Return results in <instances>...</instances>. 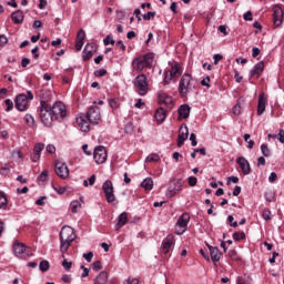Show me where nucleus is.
<instances>
[{
	"label": "nucleus",
	"instance_id": "nucleus-18",
	"mask_svg": "<svg viewBox=\"0 0 284 284\" xmlns=\"http://www.w3.org/2000/svg\"><path fill=\"white\" fill-rule=\"evenodd\" d=\"M158 101L161 105H168L169 108H172V104L174 103L172 97L168 95L165 92L158 93Z\"/></svg>",
	"mask_w": 284,
	"mask_h": 284
},
{
	"label": "nucleus",
	"instance_id": "nucleus-15",
	"mask_svg": "<svg viewBox=\"0 0 284 284\" xmlns=\"http://www.w3.org/2000/svg\"><path fill=\"white\" fill-rule=\"evenodd\" d=\"M284 12L281 7H274L273 9V23L275 28H278L283 23Z\"/></svg>",
	"mask_w": 284,
	"mask_h": 284
},
{
	"label": "nucleus",
	"instance_id": "nucleus-43",
	"mask_svg": "<svg viewBox=\"0 0 284 284\" xmlns=\"http://www.w3.org/2000/svg\"><path fill=\"white\" fill-rule=\"evenodd\" d=\"M173 79L174 75L170 71H166L164 74V85H168V83H170V81H172Z\"/></svg>",
	"mask_w": 284,
	"mask_h": 284
},
{
	"label": "nucleus",
	"instance_id": "nucleus-28",
	"mask_svg": "<svg viewBox=\"0 0 284 284\" xmlns=\"http://www.w3.org/2000/svg\"><path fill=\"white\" fill-rule=\"evenodd\" d=\"M128 223V213L123 212L118 216V223L115 225V230L119 231Z\"/></svg>",
	"mask_w": 284,
	"mask_h": 284
},
{
	"label": "nucleus",
	"instance_id": "nucleus-2",
	"mask_svg": "<svg viewBox=\"0 0 284 284\" xmlns=\"http://www.w3.org/2000/svg\"><path fill=\"white\" fill-rule=\"evenodd\" d=\"M152 63H154V53H146L133 59L132 68L135 72H143L145 68H152Z\"/></svg>",
	"mask_w": 284,
	"mask_h": 284
},
{
	"label": "nucleus",
	"instance_id": "nucleus-10",
	"mask_svg": "<svg viewBox=\"0 0 284 284\" xmlns=\"http://www.w3.org/2000/svg\"><path fill=\"white\" fill-rule=\"evenodd\" d=\"M93 159L98 165L105 163V161H108V151H105V146L95 148Z\"/></svg>",
	"mask_w": 284,
	"mask_h": 284
},
{
	"label": "nucleus",
	"instance_id": "nucleus-17",
	"mask_svg": "<svg viewBox=\"0 0 284 284\" xmlns=\"http://www.w3.org/2000/svg\"><path fill=\"white\" fill-rule=\"evenodd\" d=\"M266 108H267V97H265V93H261L257 102V115L261 116L265 112Z\"/></svg>",
	"mask_w": 284,
	"mask_h": 284
},
{
	"label": "nucleus",
	"instance_id": "nucleus-40",
	"mask_svg": "<svg viewBox=\"0 0 284 284\" xmlns=\"http://www.w3.org/2000/svg\"><path fill=\"white\" fill-rule=\"evenodd\" d=\"M262 216H263L264 221H272V211L267 210V209L263 210Z\"/></svg>",
	"mask_w": 284,
	"mask_h": 284
},
{
	"label": "nucleus",
	"instance_id": "nucleus-38",
	"mask_svg": "<svg viewBox=\"0 0 284 284\" xmlns=\"http://www.w3.org/2000/svg\"><path fill=\"white\" fill-rule=\"evenodd\" d=\"M81 210V203L79 201L71 202V212L77 213Z\"/></svg>",
	"mask_w": 284,
	"mask_h": 284
},
{
	"label": "nucleus",
	"instance_id": "nucleus-50",
	"mask_svg": "<svg viewBox=\"0 0 284 284\" xmlns=\"http://www.w3.org/2000/svg\"><path fill=\"white\" fill-rule=\"evenodd\" d=\"M190 141H191L192 148H196V145H199V142L196 141V134L194 133L190 134Z\"/></svg>",
	"mask_w": 284,
	"mask_h": 284
},
{
	"label": "nucleus",
	"instance_id": "nucleus-27",
	"mask_svg": "<svg viewBox=\"0 0 284 284\" xmlns=\"http://www.w3.org/2000/svg\"><path fill=\"white\" fill-rule=\"evenodd\" d=\"M23 11L18 10L11 13V20L13 21V23H16V26H19L20 23H23Z\"/></svg>",
	"mask_w": 284,
	"mask_h": 284
},
{
	"label": "nucleus",
	"instance_id": "nucleus-5",
	"mask_svg": "<svg viewBox=\"0 0 284 284\" xmlns=\"http://www.w3.org/2000/svg\"><path fill=\"white\" fill-rule=\"evenodd\" d=\"M133 85L140 97H145V94H148L150 84L148 83V77L145 74H140L135 77Z\"/></svg>",
	"mask_w": 284,
	"mask_h": 284
},
{
	"label": "nucleus",
	"instance_id": "nucleus-12",
	"mask_svg": "<svg viewBox=\"0 0 284 284\" xmlns=\"http://www.w3.org/2000/svg\"><path fill=\"white\" fill-rule=\"evenodd\" d=\"M55 174L60 179H68V176H70V169H68V165L64 162L57 160L55 161Z\"/></svg>",
	"mask_w": 284,
	"mask_h": 284
},
{
	"label": "nucleus",
	"instance_id": "nucleus-46",
	"mask_svg": "<svg viewBox=\"0 0 284 284\" xmlns=\"http://www.w3.org/2000/svg\"><path fill=\"white\" fill-rule=\"evenodd\" d=\"M261 152H262L263 156H270V154H271L270 148H267V144L261 145Z\"/></svg>",
	"mask_w": 284,
	"mask_h": 284
},
{
	"label": "nucleus",
	"instance_id": "nucleus-22",
	"mask_svg": "<svg viewBox=\"0 0 284 284\" xmlns=\"http://www.w3.org/2000/svg\"><path fill=\"white\" fill-rule=\"evenodd\" d=\"M45 148V144L43 143H37L33 148V155L31 160L33 163H37L41 159V152H43V149Z\"/></svg>",
	"mask_w": 284,
	"mask_h": 284
},
{
	"label": "nucleus",
	"instance_id": "nucleus-64",
	"mask_svg": "<svg viewBox=\"0 0 284 284\" xmlns=\"http://www.w3.org/2000/svg\"><path fill=\"white\" fill-rule=\"evenodd\" d=\"M126 284H139V278H136V277H129L126 280Z\"/></svg>",
	"mask_w": 284,
	"mask_h": 284
},
{
	"label": "nucleus",
	"instance_id": "nucleus-4",
	"mask_svg": "<svg viewBox=\"0 0 284 284\" xmlns=\"http://www.w3.org/2000/svg\"><path fill=\"white\" fill-rule=\"evenodd\" d=\"M190 92H194V84L192 83V75L184 73L179 83V94L185 99Z\"/></svg>",
	"mask_w": 284,
	"mask_h": 284
},
{
	"label": "nucleus",
	"instance_id": "nucleus-3",
	"mask_svg": "<svg viewBox=\"0 0 284 284\" xmlns=\"http://www.w3.org/2000/svg\"><path fill=\"white\" fill-rule=\"evenodd\" d=\"M40 119L47 128L52 125V121H57L52 113V106L48 102L40 101Z\"/></svg>",
	"mask_w": 284,
	"mask_h": 284
},
{
	"label": "nucleus",
	"instance_id": "nucleus-36",
	"mask_svg": "<svg viewBox=\"0 0 284 284\" xmlns=\"http://www.w3.org/2000/svg\"><path fill=\"white\" fill-rule=\"evenodd\" d=\"M48 176H50V171L44 170V171L38 176V182H39V183H45V181H48Z\"/></svg>",
	"mask_w": 284,
	"mask_h": 284
},
{
	"label": "nucleus",
	"instance_id": "nucleus-35",
	"mask_svg": "<svg viewBox=\"0 0 284 284\" xmlns=\"http://www.w3.org/2000/svg\"><path fill=\"white\" fill-rule=\"evenodd\" d=\"M8 207V199L3 192H0V210H6Z\"/></svg>",
	"mask_w": 284,
	"mask_h": 284
},
{
	"label": "nucleus",
	"instance_id": "nucleus-34",
	"mask_svg": "<svg viewBox=\"0 0 284 284\" xmlns=\"http://www.w3.org/2000/svg\"><path fill=\"white\" fill-rule=\"evenodd\" d=\"M158 161H161V156L156 153H152L145 159V163H158Z\"/></svg>",
	"mask_w": 284,
	"mask_h": 284
},
{
	"label": "nucleus",
	"instance_id": "nucleus-33",
	"mask_svg": "<svg viewBox=\"0 0 284 284\" xmlns=\"http://www.w3.org/2000/svg\"><path fill=\"white\" fill-rule=\"evenodd\" d=\"M40 101L48 103L50 101V91L48 89H42L40 91Z\"/></svg>",
	"mask_w": 284,
	"mask_h": 284
},
{
	"label": "nucleus",
	"instance_id": "nucleus-48",
	"mask_svg": "<svg viewBox=\"0 0 284 284\" xmlns=\"http://www.w3.org/2000/svg\"><path fill=\"white\" fill-rule=\"evenodd\" d=\"M94 256V253L88 252L83 254V258L85 260L87 263H92V258Z\"/></svg>",
	"mask_w": 284,
	"mask_h": 284
},
{
	"label": "nucleus",
	"instance_id": "nucleus-63",
	"mask_svg": "<svg viewBox=\"0 0 284 284\" xmlns=\"http://www.w3.org/2000/svg\"><path fill=\"white\" fill-rule=\"evenodd\" d=\"M233 114H241V103H236V105H234Z\"/></svg>",
	"mask_w": 284,
	"mask_h": 284
},
{
	"label": "nucleus",
	"instance_id": "nucleus-45",
	"mask_svg": "<svg viewBox=\"0 0 284 284\" xmlns=\"http://www.w3.org/2000/svg\"><path fill=\"white\" fill-rule=\"evenodd\" d=\"M156 17V12L154 11H149L148 13L143 14L144 21H150V19H154Z\"/></svg>",
	"mask_w": 284,
	"mask_h": 284
},
{
	"label": "nucleus",
	"instance_id": "nucleus-53",
	"mask_svg": "<svg viewBox=\"0 0 284 284\" xmlns=\"http://www.w3.org/2000/svg\"><path fill=\"white\" fill-rule=\"evenodd\" d=\"M84 39H85V31H83V29H80L77 36V40L84 41Z\"/></svg>",
	"mask_w": 284,
	"mask_h": 284
},
{
	"label": "nucleus",
	"instance_id": "nucleus-60",
	"mask_svg": "<svg viewBox=\"0 0 284 284\" xmlns=\"http://www.w3.org/2000/svg\"><path fill=\"white\" fill-rule=\"evenodd\" d=\"M276 139H278L280 143H284V130L281 129L278 131V134L276 135Z\"/></svg>",
	"mask_w": 284,
	"mask_h": 284
},
{
	"label": "nucleus",
	"instance_id": "nucleus-19",
	"mask_svg": "<svg viewBox=\"0 0 284 284\" xmlns=\"http://www.w3.org/2000/svg\"><path fill=\"white\" fill-rule=\"evenodd\" d=\"M264 70H265V63L263 61H260L250 71V77L251 78L256 77V79H258V77H261V74H263Z\"/></svg>",
	"mask_w": 284,
	"mask_h": 284
},
{
	"label": "nucleus",
	"instance_id": "nucleus-54",
	"mask_svg": "<svg viewBox=\"0 0 284 284\" xmlns=\"http://www.w3.org/2000/svg\"><path fill=\"white\" fill-rule=\"evenodd\" d=\"M108 74V71L105 69H100L94 71V77H105Z\"/></svg>",
	"mask_w": 284,
	"mask_h": 284
},
{
	"label": "nucleus",
	"instance_id": "nucleus-16",
	"mask_svg": "<svg viewBox=\"0 0 284 284\" xmlns=\"http://www.w3.org/2000/svg\"><path fill=\"white\" fill-rule=\"evenodd\" d=\"M236 163L240 165L242 174L247 175L252 172V168L250 166V161H247V159L240 156L236 159Z\"/></svg>",
	"mask_w": 284,
	"mask_h": 284
},
{
	"label": "nucleus",
	"instance_id": "nucleus-44",
	"mask_svg": "<svg viewBox=\"0 0 284 284\" xmlns=\"http://www.w3.org/2000/svg\"><path fill=\"white\" fill-rule=\"evenodd\" d=\"M109 105L112 108V110H116L119 108V99H110L109 100Z\"/></svg>",
	"mask_w": 284,
	"mask_h": 284
},
{
	"label": "nucleus",
	"instance_id": "nucleus-59",
	"mask_svg": "<svg viewBox=\"0 0 284 284\" xmlns=\"http://www.w3.org/2000/svg\"><path fill=\"white\" fill-rule=\"evenodd\" d=\"M103 266L101 265V261H95L93 263V272H99Z\"/></svg>",
	"mask_w": 284,
	"mask_h": 284
},
{
	"label": "nucleus",
	"instance_id": "nucleus-1",
	"mask_svg": "<svg viewBox=\"0 0 284 284\" xmlns=\"http://www.w3.org/2000/svg\"><path fill=\"white\" fill-rule=\"evenodd\" d=\"M77 239V235L74 234V229L70 226H63L60 231V251L62 254H65L68 250L70 248V245L72 242Z\"/></svg>",
	"mask_w": 284,
	"mask_h": 284
},
{
	"label": "nucleus",
	"instance_id": "nucleus-56",
	"mask_svg": "<svg viewBox=\"0 0 284 284\" xmlns=\"http://www.w3.org/2000/svg\"><path fill=\"white\" fill-rule=\"evenodd\" d=\"M45 150L49 154H54V152H57V148L54 146V144H48Z\"/></svg>",
	"mask_w": 284,
	"mask_h": 284
},
{
	"label": "nucleus",
	"instance_id": "nucleus-13",
	"mask_svg": "<svg viewBox=\"0 0 284 284\" xmlns=\"http://www.w3.org/2000/svg\"><path fill=\"white\" fill-rule=\"evenodd\" d=\"M14 103H16L17 110H19L20 112L28 110V95L19 94L16 98Z\"/></svg>",
	"mask_w": 284,
	"mask_h": 284
},
{
	"label": "nucleus",
	"instance_id": "nucleus-52",
	"mask_svg": "<svg viewBox=\"0 0 284 284\" xmlns=\"http://www.w3.org/2000/svg\"><path fill=\"white\" fill-rule=\"evenodd\" d=\"M196 183H199V180L196 179V176H190L189 178V185H190V187L196 186Z\"/></svg>",
	"mask_w": 284,
	"mask_h": 284
},
{
	"label": "nucleus",
	"instance_id": "nucleus-8",
	"mask_svg": "<svg viewBox=\"0 0 284 284\" xmlns=\"http://www.w3.org/2000/svg\"><path fill=\"white\" fill-rule=\"evenodd\" d=\"M187 223H190V214L183 213L175 224V234H183L187 230Z\"/></svg>",
	"mask_w": 284,
	"mask_h": 284
},
{
	"label": "nucleus",
	"instance_id": "nucleus-58",
	"mask_svg": "<svg viewBox=\"0 0 284 284\" xmlns=\"http://www.w3.org/2000/svg\"><path fill=\"white\" fill-rule=\"evenodd\" d=\"M54 192H57L58 194H65V187L57 185L53 186Z\"/></svg>",
	"mask_w": 284,
	"mask_h": 284
},
{
	"label": "nucleus",
	"instance_id": "nucleus-42",
	"mask_svg": "<svg viewBox=\"0 0 284 284\" xmlns=\"http://www.w3.org/2000/svg\"><path fill=\"white\" fill-rule=\"evenodd\" d=\"M24 120L27 125H29V128H32L34 125V118L31 114H27L24 116Z\"/></svg>",
	"mask_w": 284,
	"mask_h": 284
},
{
	"label": "nucleus",
	"instance_id": "nucleus-29",
	"mask_svg": "<svg viewBox=\"0 0 284 284\" xmlns=\"http://www.w3.org/2000/svg\"><path fill=\"white\" fill-rule=\"evenodd\" d=\"M93 284H108V272L102 271L99 275L93 280Z\"/></svg>",
	"mask_w": 284,
	"mask_h": 284
},
{
	"label": "nucleus",
	"instance_id": "nucleus-21",
	"mask_svg": "<svg viewBox=\"0 0 284 284\" xmlns=\"http://www.w3.org/2000/svg\"><path fill=\"white\" fill-rule=\"evenodd\" d=\"M191 110L192 108H190V104H182L178 110L179 121H183V119H189Z\"/></svg>",
	"mask_w": 284,
	"mask_h": 284
},
{
	"label": "nucleus",
	"instance_id": "nucleus-24",
	"mask_svg": "<svg viewBox=\"0 0 284 284\" xmlns=\"http://www.w3.org/2000/svg\"><path fill=\"white\" fill-rule=\"evenodd\" d=\"M174 243V235H168L164 241L162 242V252L163 254H168L170 252V248L172 247V244Z\"/></svg>",
	"mask_w": 284,
	"mask_h": 284
},
{
	"label": "nucleus",
	"instance_id": "nucleus-47",
	"mask_svg": "<svg viewBox=\"0 0 284 284\" xmlns=\"http://www.w3.org/2000/svg\"><path fill=\"white\" fill-rule=\"evenodd\" d=\"M62 267L63 270H65L67 272L72 270V262H69L68 260H63L62 262Z\"/></svg>",
	"mask_w": 284,
	"mask_h": 284
},
{
	"label": "nucleus",
	"instance_id": "nucleus-39",
	"mask_svg": "<svg viewBox=\"0 0 284 284\" xmlns=\"http://www.w3.org/2000/svg\"><path fill=\"white\" fill-rule=\"evenodd\" d=\"M233 240L237 241V242L245 240V232H235V233H233Z\"/></svg>",
	"mask_w": 284,
	"mask_h": 284
},
{
	"label": "nucleus",
	"instance_id": "nucleus-41",
	"mask_svg": "<svg viewBox=\"0 0 284 284\" xmlns=\"http://www.w3.org/2000/svg\"><path fill=\"white\" fill-rule=\"evenodd\" d=\"M252 135L250 133L244 134V141L248 143L247 148L248 150H252L254 148V140H250Z\"/></svg>",
	"mask_w": 284,
	"mask_h": 284
},
{
	"label": "nucleus",
	"instance_id": "nucleus-26",
	"mask_svg": "<svg viewBox=\"0 0 284 284\" xmlns=\"http://www.w3.org/2000/svg\"><path fill=\"white\" fill-rule=\"evenodd\" d=\"M210 256H211V261H213L214 263H219L223 254L221 253L219 247L214 246V247H210Z\"/></svg>",
	"mask_w": 284,
	"mask_h": 284
},
{
	"label": "nucleus",
	"instance_id": "nucleus-31",
	"mask_svg": "<svg viewBox=\"0 0 284 284\" xmlns=\"http://www.w3.org/2000/svg\"><path fill=\"white\" fill-rule=\"evenodd\" d=\"M141 187L144 190H152V187H154V181H152L151 178H146L142 181Z\"/></svg>",
	"mask_w": 284,
	"mask_h": 284
},
{
	"label": "nucleus",
	"instance_id": "nucleus-62",
	"mask_svg": "<svg viewBox=\"0 0 284 284\" xmlns=\"http://www.w3.org/2000/svg\"><path fill=\"white\" fill-rule=\"evenodd\" d=\"M8 43V37L4 34L0 36V47H3Z\"/></svg>",
	"mask_w": 284,
	"mask_h": 284
},
{
	"label": "nucleus",
	"instance_id": "nucleus-49",
	"mask_svg": "<svg viewBox=\"0 0 284 284\" xmlns=\"http://www.w3.org/2000/svg\"><path fill=\"white\" fill-rule=\"evenodd\" d=\"M103 43L104 45H114V39H112V36H106Z\"/></svg>",
	"mask_w": 284,
	"mask_h": 284
},
{
	"label": "nucleus",
	"instance_id": "nucleus-30",
	"mask_svg": "<svg viewBox=\"0 0 284 284\" xmlns=\"http://www.w3.org/2000/svg\"><path fill=\"white\" fill-rule=\"evenodd\" d=\"M168 116V113L165 109L159 108L155 112V120L158 123H163L165 121V118Z\"/></svg>",
	"mask_w": 284,
	"mask_h": 284
},
{
	"label": "nucleus",
	"instance_id": "nucleus-57",
	"mask_svg": "<svg viewBox=\"0 0 284 284\" xmlns=\"http://www.w3.org/2000/svg\"><path fill=\"white\" fill-rule=\"evenodd\" d=\"M227 221H229V223H231V227H239V222H236V221L234 222V216L229 215Z\"/></svg>",
	"mask_w": 284,
	"mask_h": 284
},
{
	"label": "nucleus",
	"instance_id": "nucleus-14",
	"mask_svg": "<svg viewBox=\"0 0 284 284\" xmlns=\"http://www.w3.org/2000/svg\"><path fill=\"white\" fill-rule=\"evenodd\" d=\"M187 136H190V129H187V125L181 126L178 135V148H182L187 141Z\"/></svg>",
	"mask_w": 284,
	"mask_h": 284
},
{
	"label": "nucleus",
	"instance_id": "nucleus-51",
	"mask_svg": "<svg viewBox=\"0 0 284 284\" xmlns=\"http://www.w3.org/2000/svg\"><path fill=\"white\" fill-rule=\"evenodd\" d=\"M6 105H7V109H6V112H10V110H12V108H14V103L12 102V100L10 99H7L4 101Z\"/></svg>",
	"mask_w": 284,
	"mask_h": 284
},
{
	"label": "nucleus",
	"instance_id": "nucleus-7",
	"mask_svg": "<svg viewBox=\"0 0 284 284\" xmlns=\"http://www.w3.org/2000/svg\"><path fill=\"white\" fill-rule=\"evenodd\" d=\"M87 119L91 125H99L101 123V109L99 106H90Z\"/></svg>",
	"mask_w": 284,
	"mask_h": 284
},
{
	"label": "nucleus",
	"instance_id": "nucleus-6",
	"mask_svg": "<svg viewBox=\"0 0 284 284\" xmlns=\"http://www.w3.org/2000/svg\"><path fill=\"white\" fill-rule=\"evenodd\" d=\"M102 190L105 195L106 203H114V201H116V195H114V184H112V181L106 180L102 184Z\"/></svg>",
	"mask_w": 284,
	"mask_h": 284
},
{
	"label": "nucleus",
	"instance_id": "nucleus-11",
	"mask_svg": "<svg viewBox=\"0 0 284 284\" xmlns=\"http://www.w3.org/2000/svg\"><path fill=\"white\" fill-rule=\"evenodd\" d=\"M182 187L183 180H173L166 190V196H169V199H172V196H176V194L181 192Z\"/></svg>",
	"mask_w": 284,
	"mask_h": 284
},
{
	"label": "nucleus",
	"instance_id": "nucleus-32",
	"mask_svg": "<svg viewBox=\"0 0 284 284\" xmlns=\"http://www.w3.org/2000/svg\"><path fill=\"white\" fill-rule=\"evenodd\" d=\"M169 72H170L173 77H179V75H181V64H179V62H175V63L171 67V70H169Z\"/></svg>",
	"mask_w": 284,
	"mask_h": 284
},
{
	"label": "nucleus",
	"instance_id": "nucleus-25",
	"mask_svg": "<svg viewBox=\"0 0 284 284\" xmlns=\"http://www.w3.org/2000/svg\"><path fill=\"white\" fill-rule=\"evenodd\" d=\"M13 254H16V256L19 258L23 257V254H26V244L16 242L13 244Z\"/></svg>",
	"mask_w": 284,
	"mask_h": 284
},
{
	"label": "nucleus",
	"instance_id": "nucleus-23",
	"mask_svg": "<svg viewBox=\"0 0 284 284\" xmlns=\"http://www.w3.org/2000/svg\"><path fill=\"white\" fill-rule=\"evenodd\" d=\"M77 123H78L81 132H84V133L90 132V122L85 121L84 115H80L79 118H77Z\"/></svg>",
	"mask_w": 284,
	"mask_h": 284
},
{
	"label": "nucleus",
	"instance_id": "nucleus-20",
	"mask_svg": "<svg viewBox=\"0 0 284 284\" xmlns=\"http://www.w3.org/2000/svg\"><path fill=\"white\" fill-rule=\"evenodd\" d=\"M94 52H97V47L94 44H87L82 54L83 61H90Z\"/></svg>",
	"mask_w": 284,
	"mask_h": 284
},
{
	"label": "nucleus",
	"instance_id": "nucleus-37",
	"mask_svg": "<svg viewBox=\"0 0 284 284\" xmlns=\"http://www.w3.org/2000/svg\"><path fill=\"white\" fill-rule=\"evenodd\" d=\"M39 270L40 272H48V270H50V262L47 260L41 261L39 264Z\"/></svg>",
	"mask_w": 284,
	"mask_h": 284
},
{
	"label": "nucleus",
	"instance_id": "nucleus-61",
	"mask_svg": "<svg viewBox=\"0 0 284 284\" xmlns=\"http://www.w3.org/2000/svg\"><path fill=\"white\" fill-rule=\"evenodd\" d=\"M243 19L244 21H253L254 18L252 17V11L244 13Z\"/></svg>",
	"mask_w": 284,
	"mask_h": 284
},
{
	"label": "nucleus",
	"instance_id": "nucleus-9",
	"mask_svg": "<svg viewBox=\"0 0 284 284\" xmlns=\"http://www.w3.org/2000/svg\"><path fill=\"white\" fill-rule=\"evenodd\" d=\"M51 112L55 119V121H59V119H65V114H68V111L65 110V104L63 102L58 101L51 106Z\"/></svg>",
	"mask_w": 284,
	"mask_h": 284
},
{
	"label": "nucleus",
	"instance_id": "nucleus-55",
	"mask_svg": "<svg viewBox=\"0 0 284 284\" xmlns=\"http://www.w3.org/2000/svg\"><path fill=\"white\" fill-rule=\"evenodd\" d=\"M214 65H219V61H223V55L221 53H216L213 55Z\"/></svg>",
	"mask_w": 284,
	"mask_h": 284
}]
</instances>
